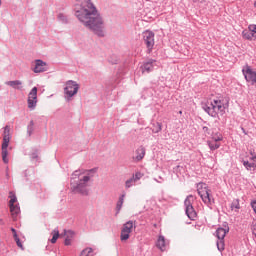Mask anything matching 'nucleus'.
<instances>
[{"label":"nucleus","instance_id":"1","mask_svg":"<svg viewBox=\"0 0 256 256\" xmlns=\"http://www.w3.org/2000/svg\"><path fill=\"white\" fill-rule=\"evenodd\" d=\"M74 14L94 35L105 37V21L91 0H76Z\"/></svg>","mask_w":256,"mask_h":256},{"label":"nucleus","instance_id":"2","mask_svg":"<svg viewBox=\"0 0 256 256\" xmlns=\"http://www.w3.org/2000/svg\"><path fill=\"white\" fill-rule=\"evenodd\" d=\"M97 174V169L90 170L79 169L72 173L71 177V190L73 193H81V195H87L89 193V183L91 179Z\"/></svg>","mask_w":256,"mask_h":256},{"label":"nucleus","instance_id":"3","mask_svg":"<svg viewBox=\"0 0 256 256\" xmlns=\"http://www.w3.org/2000/svg\"><path fill=\"white\" fill-rule=\"evenodd\" d=\"M229 107V101H227L223 97L214 98L210 100L207 104L203 106V110L207 113L210 117H214L215 119H219L225 115Z\"/></svg>","mask_w":256,"mask_h":256},{"label":"nucleus","instance_id":"4","mask_svg":"<svg viewBox=\"0 0 256 256\" xmlns=\"http://www.w3.org/2000/svg\"><path fill=\"white\" fill-rule=\"evenodd\" d=\"M11 141V128L4 127L3 141H2V161L5 165L9 164V143Z\"/></svg>","mask_w":256,"mask_h":256},{"label":"nucleus","instance_id":"5","mask_svg":"<svg viewBox=\"0 0 256 256\" xmlns=\"http://www.w3.org/2000/svg\"><path fill=\"white\" fill-rule=\"evenodd\" d=\"M77 93H79V84L73 80L67 81L64 87V97L66 101H71Z\"/></svg>","mask_w":256,"mask_h":256},{"label":"nucleus","instance_id":"6","mask_svg":"<svg viewBox=\"0 0 256 256\" xmlns=\"http://www.w3.org/2000/svg\"><path fill=\"white\" fill-rule=\"evenodd\" d=\"M197 191L203 203H205V205H211V201H213V199L211 196V190L209 189V186H207V184L203 182H200L197 184Z\"/></svg>","mask_w":256,"mask_h":256},{"label":"nucleus","instance_id":"7","mask_svg":"<svg viewBox=\"0 0 256 256\" xmlns=\"http://www.w3.org/2000/svg\"><path fill=\"white\" fill-rule=\"evenodd\" d=\"M9 197H10V201H9L10 213L13 221H17V219H19V215H21V208L17 203V196L13 192L9 193Z\"/></svg>","mask_w":256,"mask_h":256},{"label":"nucleus","instance_id":"8","mask_svg":"<svg viewBox=\"0 0 256 256\" xmlns=\"http://www.w3.org/2000/svg\"><path fill=\"white\" fill-rule=\"evenodd\" d=\"M227 233H229V226L227 225H224V227H220L216 230L218 251H225V235H227Z\"/></svg>","mask_w":256,"mask_h":256},{"label":"nucleus","instance_id":"9","mask_svg":"<svg viewBox=\"0 0 256 256\" xmlns=\"http://www.w3.org/2000/svg\"><path fill=\"white\" fill-rule=\"evenodd\" d=\"M193 201H195L193 195H189L184 201L186 215L192 221L197 217V212H195V208H193Z\"/></svg>","mask_w":256,"mask_h":256},{"label":"nucleus","instance_id":"10","mask_svg":"<svg viewBox=\"0 0 256 256\" xmlns=\"http://www.w3.org/2000/svg\"><path fill=\"white\" fill-rule=\"evenodd\" d=\"M221 141H223V135L221 133L212 134L211 138L207 141L210 151H217L221 147Z\"/></svg>","mask_w":256,"mask_h":256},{"label":"nucleus","instance_id":"11","mask_svg":"<svg viewBox=\"0 0 256 256\" xmlns=\"http://www.w3.org/2000/svg\"><path fill=\"white\" fill-rule=\"evenodd\" d=\"M133 229H135V223H133V221L126 222L121 230L120 241H128L129 237H131V233H133Z\"/></svg>","mask_w":256,"mask_h":256},{"label":"nucleus","instance_id":"12","mask_svg":"<svg viewBox=\"0 0 256 256\" xmlns=\"http://www.w3.org/2000/svg\"><path fill=\"white\" fill-rule=\"evenodd\" d=\"M143 39L149 53H151L153 47H155V33L151 30H146L143 32Z\"/></svg>","mask_w":256,"mask_h":256},{"label":"nucleus","instance_id":"13","mask_svg":"<svg viewBox=\"0 0 256 256\" xmlns=\"http://www.w3.org/2000/svg\"><path fill=\"white\" fill-rule=\"evenodd\" d=\"M243 166L247 171L250 173H255L256 171V153L250 152V156L248 157V160H243Z\"/></svg>","mask_w":256,"mask_h":256},{"label":"nucleus","instance_id":"14","mask_svg":"<svg viewBox=\"0 0 256 256\" xmlns=\"http://www.w3.org/2000/svg\"><path fill=\"white\" fill-rule=\"evenodd\" d=\"M242 73L248 83L255 85L256 83V71L251 68V66L246 65L242 69Z\"/></svg>","mask_w":256,"mask_h":256},{"label":"nucleus","instance_id":"15","mask_svg":"<svg viewBox=\"0 0 256 256\" xmlns=\"http://www.w3.org/2000/svg\"><path fill=\"white\" fill-rule=\"evenodd\" d=\"M45 71H49V64L43 60H35L34 73H45Z\"/></svg>","mask_w":256,"mask_h":256},{"label":"nucleus","instance_id":"16","mask_svg":"<svg viewBox=\"0 0 256 256\" xmlns=\"http://www.w3.org/2000/svg\"><path fill=\"white\" fill-rule=\"evenodd\" d=\"M156 247L160 249V251H167V249H169V240L165 239V236L159 235L156 241Z\"/></svg>","mask_w":256,"mask_h":256},{"label":"nucleus","instance_id":"17","mask_svg":"<svg viewBox=\"0 0 256 256\" xmlns=\"http://www.w3.org/2000/svg\"><path fill=\"white\" fill-rule=\"evenodd\" d=\"M155 63L156 61L151 59L147 62H144L143 65L141 66V71L142 73H151L153 69H155Z\"/></svg>","mask_w":256,"mask_h":256},{"label":"nucleus","instance_id":"18","mask_svg":"<svg viewBox=\"0 0 256 256\" xmlns=\"http://www.w3.org/2000/svg\"><path fill=\"white\" fill-rule=\"evenodd\" d=\"M144 158H145V147L140 146L135 151V155L133 156V161H135V163H139V161H143Z\"/></svg>","mask_w":256,"mask_h":256},{"label":"nucleus","instance_id":"19","mask_svg":"<svg viewBox=\"0 0 256 256\" xmlns=\"http://www.w3.org/2000/svg\"><path fill=\"white\" fill-rule=\"evenodd\" d=\"M126 193H122L120 196H119V199L116 203V214L119 215V213H121V209H123V203H125V197H126Z\"/></svg>","mask_w":256,"mask_h":256},{"label":"nucleus","instance_id":"20","mask_svg":"<svg viewBox=\"0 0 256 256\" xmlns=\"http://www.w3.org/2000/svg\"><path fill=\"white\" fill-rule=\"evenodd\" d=\"M6 85H8L9 87H12V89H21V85H23V83L20 80H14V81H8L6 82Z\"/></svg>","mask_w":256,"mask_h":256},{"label":"nucleus","instance_id":"21","mask_svg":"<svg viewBox=\"0 0 256 256\" xmlns=\"http://www.w3.org/2000/svg\"><path fill=\"white\" fill-rule=\"evenodd\" d=\"M231 209L232 211H235V213H239V209H241V204L239 203V199H234L232 201Z\"/></svg>","mask_w":256,"mask_h":256},{"label":"nucleus","instance_id":"22","mask_svg":"<svg viewBox=\"0 0 256 256\" xmlns=\"http://www.w3.org/2000/svg\"><path fill=\"white\" fill-rule=\"evenodd\" d=\"M73 235L74 233L71 230L65 232V245H71V239H73Z\"/></svg>","mask_w":256,"mask_h":256},{"label":"nucleus","instance_id":"23","mask_svg":"<svg viewBox=\"0 0 256 256\" xmlns=\"http://www.w3.org/2000/svg\"><path fill=\"white\" fill-rule=\"evenodd\" d=\"M57 21H59V23H63V24L69 23V19L67 18V15H65L63 13L58 14Z\"/></svg>","mask_w":256,"mask_h":256},{"label":"nucleus","instance_id":"24","mask_svg":"<svg viewBox=\"0 0 256 256\" xmlns=\"http://www.w3.org/2000/svg\"><path fill=\"white\" fill-rule=\"evenodd\" d=\"M242 37H243V39H247L248 41H252L253 40V33L250 32L249 30H244V31H242Z\"/></svg>","mask_w":256,"mask_h":256},{"label":"nucleus","instance_id":"25","mask_svg":"<svg viewBox=\"0 0 256 256\" xmlns=\"http://www.w3.org/2000/svg\"><path fill=\"white\" fill-rule=\"evenodd\" d=\"M52 239L50 240L51 243H57V239H59V230L54 229L51 233Z\"/></svg>","mask_w":256,"mask_h":256},{"label":"nucleus","instance_id":"26","mask_svg":"<svg viewBox=\"0 0 256 256\" xmlns=\"http://www.w3.org/2000/svg\"><path fill=\"white\" fill-rule=\"evenodd\" d=\"M80 256H93V248H85L80 253Z\"/></svg>","mask_w":256,"mask_h":256},{"label":"nucleus","instance_id":"27","mask_svg":"<svg viewBox=\"0 0 256 256\" xmlns=\"http://www.w3.org/2000/svg\"><path fill=\"white\" fill-rule=\"evenodd\" d=\"M135 183V180L133 179V177H131L130 179L125 181V189H131V187H133Z\"/></svg>","mask_w":256,"mask_h":256},{"label":"nucleus","instance_id":"28","mask_svg":"<svg viewBox=\"0 0 256 256\" xmlns=\"http://www.w3.org/2000/svg\"><path fill=\"white\" fill-rule=\"evenodd\" d=\"M144 174L142 172H136L135 174L132 175V178L137 181H140V179H143Z\"/></svg>","mask_w":256,"mask_h":256},{"label":"nucleus","instance_id":"29","mask_svg":"<svg viewBox=\"0 0 256 256\" xmlns=\"http://www.w3.org/2000/svg\"><path fill=\"white\" fill-rule=\"evenodd\" d=\"M33 90L30 91L28 96V107L29 109L33 108Z\"/></svg>","mask_w":256,"mask_h":256},{"label":"nucleus","instance_id":"30","mask_svg":"<svg viewBox=\"0 0 256 256\" xmlns=\"http://www.w3.org/2000/svg\"><path fill=\"white\" fill-rule=\"evenodd\" d=\"M108 61L112 65H117V63H119V58L117 56L113 55L110 58H108Z\"/></svg>","mask_w":256,"mask_h":256},{"label":"nucleus","instance_id":"31","mask_svg":"<svg viewBox=\"0 0 256 256\" xmlns=\"http://www.w3.org/2000/svg\"><path fill=\"white\" fill-rule=\"evenodd\" d=\"M16 244H17V247H19L20 249H24L23 248V244L21 243V240L19 239V236H17L16 238H14Z\"/></svg>","mask_w":256,"mask_h":256},{"label":"nucleus","instance_id":"32","mask_svg":"<svg viewBox=\"0 0 256 256\" xmlns=\"http://www.w3.org/2000/svg\"><path fill=\"white\" fill-rule=\"evenodd\" d=\"M33 103H34V107H35V104L37 103V87H34L33 88Z\"/></svg>","mask_w":256,"mask_h":256},{"label":"nucleus","instance_id":"33","mask_svg":"<svg viewBox=\"0 0 256 256\" xmlns=\"http://www.w3.org/2000/svg\"><path fill=\"white\" fill-rule=\"evenodd\" d=\"M249 31H251V33H256V25L255 24H251L248 27Z\"/></svg>","mask_w":256,"mask_h":256},{"label":"nucleus","instance_id":"34","mask_svg":"<svg viewBox=\"0 0 256 256\" xmlns=\"http://www.w3.org/2000/svg\"><path fill=\"white\" fill-rule=\"evenodd\" d=\"M32 123L33 122H30V125L28 126V135H29V137H31V133H33Z\"/></svg>","mask_w":256,"mask_h":256},{"label":"nucleus","instance_id":"35","mask_svg":"<svg viewBox=\"0 0 256 256\" xmlns=\"http://www.w3.org/2000/svg\"><path fill=\"white\" fill-rule=\"evenodd\" d=\"M156 126H157V129H156V130H153V131H154L155 133H159V131H161V129H162L161 123H157Z\"/></svg>","mask_w":256,"mask_h":256},{"label":"nucleus","instance_id":"36","mask_svg":"<svg viewBox=\"0 0 256 256\" xmlns=\"http://www.w3.org/2000/svg\"><path fill=\"white\" fill-rule=\"evenodd\" d=\"M11 231H12V233H13L14 239H15L16 237H19V236L17 235V230H15V228H11Z\"/></svg>","mask_w":256,"mask_h":256},{"label":"nucleus","instance_id":"37","mask_svg":"<svg viewBox=\"0 0 256 256\" xmlns=\"http://www.w3.org/2000/svg\"><path fill=\"white\" fill-rule=\"evenodd\" d=\"M194 3H207V0H194Z\"/></svg>","mask_w":256,"mask_h":256},{"label":"nucleus","instance_id":"38","mask_svg":"<svg viewBox=\"0 0 256 256\" xmlns=\"http://www.w3.org/2000/svg\"><path fill=\"white\" fill-rule=\"evenodd\" d=\"M34 161H39V155L34 154Z\"/></svg>","mask_w":256,"mask_h":256},{"label":"nucleus","instance_id":"39","mask_svg":"<svg viewBox=\"0 0 256 256\" xmlns=\"http://www.w3.org/2000/svg\"><path fill=\"white\" fill-rule=\"evenodd\" d=\"M23 175H24V177H26V178L29 177V174L27 173V170L24 171Z\"/></svg>","mask_w":256,"mask_h":256},{"label":"nucleus","instance_id":"40","mask_svg":"<svg viewBox=\"0 0 256 256\" xmlns=\"http://www.w3.org/2000/svg\"><path fill=\"white\" fill-rule=\"evenodd\" d=\"M159 179H160L161 181H163V177H159Z\"/></svg>","mask_w":256,"mask_h":256},{"label":"nucleus","instance_id":"41","mask_svg":"<svg viewBox=\"0 0 256 256\" xmlns=\"http://www.w3.org/2000/svg\"><path fill=\"white\" fill-rule=\"evenodd\" d=\"M179 114H180V115H182V114H183V112H182V111H180V112H179Z\"/></svg>","mask_w":256,"mask_h":256},{"label":"nucleus","instance_id":"42","mask_svg":"<svg viewBox=\"0 0 256 256\" xmlns=\"http://www.w3.org/2000/svg\"><path fill=\"white\" fill-rule=\"evenodd\" d=\"M254 6H255V8H256V1H255V3H254Z\"/></svg>","mask_w":256,"mask_h":256},{"label":"nucleus","instance_id":"43","mask_svg":"<svg viewBox=\"0 0 256 256\" xmlns=\"http://www.w3.org/2000/svg\"><path fill=\"white\" fill-rule=\"evenodd\" d=\"M157 183H161V181H157Z\"/></svg>","mask_w":256,"mask_h":256},{"label":"nucleus","instance_id":"44","mask_svg":"<svg viewBox=\"0 0 256 256\" xmlns=\"http://www.w3.org/2000/svg\"><path fill=\"white\" fill-rule=\"evenodd\" d=\"M0 6H1V0H0Z\"/></svg>","mask_w":256,"mask_h":256}]
</instances>
